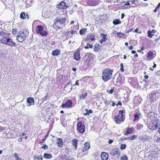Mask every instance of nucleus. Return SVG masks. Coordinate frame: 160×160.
Masks as SVG:
<instances>
[{
  "label": "nucleus",
  "mask_w": 160,
  "mask_h": 160,
  "mask_svg": "<svg viewBox=\"0 0 160 160\" xmlns=\"http://www.w3.org/2000/svg\"><path fill=\"white\" fill-rule=\"evenodd\" d=\"M112 70L109 68L103 70L102 72V79L105 82L111 79L112 78Z\"/></svg>",
  "instance_id": "f257e3e1"
},
{
  "label": "nucleus",
  "mask_w": 160,
  "mask_h": 160,
  "mask_svg": "<svg viewBox=\"0 0 160 160\" xmlns=\"http://www.w3.org/2000/svg\"><path fill=\"white\" fill-rule=\"evenodd\" d=\"M147 123L148 128L152 130L157 129L160 125V121L158 119H156L155 122L152 121L151 122H148Z\"/></svg>",
  "instance_id": "f03ea898"
},
{
  "label": "nucleus",
  "mask_w": 160,
  "mask_h": 160,
  "mask_svg": "<svg viewBox=\"0 0 160 160\" xmlns=\"http://www.w3.org/2000/svg\"><path fill=\"white\" fill-rule=\"evenodd\" d=\"M66 20L65 18H58L54 23V26H56L58 29H60L61 28L60 26H64L65 24Z\"/></svg>",
  "instance_id": "7ed1b4c3"
},
{
  "label": "nucleus",
  "mask_w": 160,
  "mask_h": 160,
  "mask_svg": "<svg viewBox=\"0 0 160 160\" xmlns=\"http://www.w3.org/2000/svg\"><path fill=\"white\" fill-rule=\"evenodd\" d=\"M37 33L40 34L41 36H46L48 35L47 32L43 30V28L42 26H38L36 28Z\"/></svg>",
  "instance_id": "20e7f679"
},
{
  "label": "nucleus",
  "mask_w": 160,
  "mask_h": 160,
  "mask_svg": "<svg viewBox=\"0 0 160 160\" xmlns=\"http://www.w3.org/2000/svg\"><path fill=\"white\" fill-rule=\"evenodd\" d=\"M26 37V35L24 32L20 31L18 33L17 39L19 42H22L24 40Z\"/></svg>",
  "instance_id": "39448f33"
},
{
  "label": "nucleus",
  "mask_w": 160,
  "mask_h": 160,
  "mask_svg": "<svg viewBox=\"0 0 160 160\" xmlns=\"http://www.w3.org/2000/svg\"><path fill=\"white\" fill-rule=\"evenodd\" d=\"M157 115L153 112H151L149 113L147 115V120H151L152 121H153V122H155L156 119H158L156 117V115Z\"/></svg>",
  "instance_id": "423d86ee"
},
{
  "label": "nucleus",
  "mask_w": 160,
  "mask_h": 160,
  "mask_svg": "<svg viewBox=\"0 0 160 160\" xmlns=\"http://www.w3.org/2000/svg\"><path fill=\"white\" fill-rule=\"evenodd\" d=\"M85 126L81 122H79L77 124V129L81 133H83L85 131Z\"/></svg>",
  "instance_id": "0eeeda50"
},
{
  "label": "nucleus",
  "mask_w": 160,
  "mask_h": 160,
  "mask_svg": "<svg viewBox=\"0 0 160 160\" xmlns=\"http://www.w3.org/2000/svg\"><path fill=\"white\" fill-rule=\"evenodd\" d=\"M72 105V102L71 100L68 99L65 103H63L61 106L62 108H70Z\"/></svg>",
  "instance_id": "6e6552de"
},
{
  "label": "nucleus",
  "mask_w": 160,
  "mask_h": 160,
  "mask_svg": "<svg viewBox=\"0 0 160 160\" xmlns=\"http://www.w3.org/2000/svg\"><path fill=\"white\" fill-rule=\"evenodd\" d=\"M119 149L117 148H115L113 149L110 152V154L112 156L117 155L118 157L120 155V153L119 152Z\"/></svg>",
  "instance_id": "1a4fd4ad"
},
{
  "label": "nucleus",
  "mask_w": 160,
  "mask_h": 160,
  "mask_svg": "<svg viewBox=\"0 0 160 160\" xmlns=\"http://www.w3.org/2000/svg\"><path fill=\"white\" fill-rule=\"evenodd\" d=\"M27 105L28 106L30 107L32 104H34V99L32 97L28 98L27 99Z\"/></svg>",
  "instance_id": "9d476101"
},
{
  "label": "nucleus",
  "mask_w": 160,
  "mask_h": 160,
  "mask_svg": "<svg viewBox=\"0 0 160 160\" xmlns=\"http://www.w3.org/2000/svg\"><path fill=\"white\" fill-rule=\"evenodd\" d=\"M116 122L117 123H120L121 121H123V118L121 117L119 115H117L114 118Z\"/></svg>",
  "instance_id": "9b49d317"
},
{
  "label": "nucleus",
  "mask_w": 160,
  "mask_h": 160,
  "mask_svg": "<svg viewBox=\"0 0 160 160\" xmlns=\"http://www.w3.org/2000/svg\"><path fill=\"white\" fill-rule=\"evenodd\" d=\"M158 94V93H157L155 92H152L150 95L151 98L153 100H156L158 98V96L157 95Z\"/></svg>",
  "instance_id": "f8f14e48"
},
{
  "label": "nucleus",
  "mask_w": 160,
  "mask_h": 160,
  "mask_svg": "<svg viewBox=\"0 0 160 160\" xmlns=\"http://www.w3.org/2000/svg\"><path fill=\"white\" fill-rule=\"evenodd\" d=\"M68 6L66 5V3L64 2H62L57 5V8H58L66 9Z\"/></svg>",
  "instance_id": "ddd939ff"
},
{
  "label": "nucleus",
  "mask_w": 160,
  "mask_h": 160,
  "mask_svg": "<svg viewBox=\"0 0 160 160\" xmlns=\"http://www.w3.org/2000/svg\"><path fill=\"white\" fill-rule=\"evenodd\" d=\"M74 59L76 60H78L80 58V52L78 50L77 51L73 54Z\"/></svg>",
  "instance_id": "4468645a"
},
{
  "label": "nucleus",
  "mask_w": 160,
  "mask_h": 160,
  "mask_svg": "<svg viewBox=\"0 0 160 160\" xmlns=\"http://www.w3.org/2000/svg\"><path fill=\"white\" fill-rule=\"evenodd\" d=\"M9 38L7 37V38H1V42L4 44L8 45L9 42Z\"/></svg>",
  "instance_id": "2eb2a0df"
},
{
  "label": "nucleus",
  "mask_w": 160,
  "mask_h": 160,
  "mask_svg": "<svg viewBox=\"0 0 160 160\" xmlns=\"http://www.w3.org/2000/svg\"><path fill=\"white\" fill-rule=\"evenodd\" d=\"M108 156V153L105 152H102L101 155V158L102 160H107Z\"/></svg>",
  "instance_id": "dca6fc26"
},
{
  "label": "nucleus",
  "mask_w": 160,
  "mask_h": 160,
  "mask_svg": "<svg viewBox=\"0 0 160 160\" xmlns=\"http://www.w3.org/2000/svg\"><path fill=\"white\" fill-rule=\"evenodd\" d=\"M134 129L133 127H128L126 128V133H124L125 135H128V134L132 133L134 131Z\"/></svg>",
  "instance_id": "f3484780"
},
{
  "label": "nucleus",
  "mask_w": 160,
  "mask_h": 160,
  "mask_svg": "<svg viewBox=\"0 0 160 160\" xmlns=\"http://www.w3.org/2000/svg\"><path fill=\"white\" fill-rule=\"evenodd\" d=\"M107 36V34L105 35L104 33H101L100 34V36L102 38V39L99 40V42L100 43H102L103 42L107 40V38H106Z\"/></svg>",
  "instance_id": "a211bd4d"
},
{
  "label": "nucleus",
  "mask_w": 160,
  "mask_h": 160,
  "mask_svg": "<svg viewBox=\"0 0 160 160\" xmlns=\"http://www.w3.org/2000/svg\"><path fill=\"white\" fill-rule=\"evenodd\" d=\"M95 38V35L93 34H90L86 38V39L88 41H89L90 40H91L92 41H93L94 40Z\"/></svg>",
  "instance_id": "6ab92c4d"
},
{
  "label": "nucleus",
  "mask_w": 160,
  "mask_h": 160,
  "mask_svg": "<svg viewBox=\"0 0 160 160\" xmlns=\"http://www.w3.org/2000/svg\"><path fill=\"white\" fill-rule=\"evenodd\" d=\"M8 46H11L16 47L17 46L16 44L12 41V40L9 38Z\"/></svg>",
  "instance_id": "aec40b11"
},
{
  "label": "nucleus",
  "mask_w": 160,
  "mask_h": 160,
  "mask_svg": "<svg viewBox=\"0 0 160 160\" xmlns=\"http://www.w3.org/2000/svg\"><path fill=\"white\" fill-rule=\"evenodd\" d=\"M57 143L58 144V146L59 147H62L63 146L62 140L61 138H58L57 139Z\"/></svg>",
  "instance_id": "412c9836"
},
{
  "label": "nucleus",
  "mask_w": 160,
  "mask_h": 160,
  "mask_svg": "<svg viewBox=\"0 0 160 160\" xmlns=\"http://www.w3.org/2000/svg\"><path fill=\"white\" fill-rule=\"evenodd\" d=\"M154 53L153 52L150 51L148 53L147 58L149 60L152 59L153 58Z\"/></svg>",
  "instance_id": "4be33fe9"
},
{
  "label": "nucleus",
  "mask_w": 160,
  "mask_h": 160,
  "mask_svg": "<svg viewBox=\"0 0 160 160\" xmlns=\"http://www.w3.org/2000/svg\"><path fill=\"white\" fill-rule=\"evenodd\" d=\"M20 17L21 18L23 19H26V18L28 19L29 18V16L28 14L25 15V13L24 12H22L20 14Z\"/></svg>",
  "instance_id": "5701e85b"
},
{
  "label": "nucleus",
  "mask_w": 160,
  "mask_h": 160,
  "mask_svg": "<svg viewBox=\"0 0 160 160\" xmlns=\"http://www.w3.org/2000/svg\"><path fill=\"white\" fill-rule=\"evenodd\" d=\"M60 52V50L59 49H56L53 51L52 52V55L53 56H56L59 55Z\"/></svg>",
  "instance_id": "b1692460"
},
{
  "label": "nucleus",
  "mask_w": 160,
  "mask_h": 160,
  "mask_svg": "<svg viewBox=\"0 0 160 160\" xmlns=\"http://www.w3.org/2000/svg\"><path fill=\"white\" fill-rule=\"evenodd\" d=\"M90 147V145L88 143H85L84 144V147L82 149L83 152L88 150Z\"/></svg>",
  "instance_id": "393cba45"
},
{
  "label": "nucleus",
  "mask_w": 160,
  "mask_h": 160,
  "mask_svg": "<svg viewBox=\"0 0 160 160\" xmlns=\"http://www.w3.org/2000/svg\"><path fill=\"white\" fill-rule=\"evenodd\" d=\"M0 35L2 37L1 38H6L7 37H8V34L7 33H5L3 32H0Z\"/></svg>",
  "instance_id": "a878e982"
},
{
  "label": "nucleus",
  "mask_w": 160,
  "mask_h": 160,
  "mask_svg": "<svg viewBox=\"0 0 160 160\" xmlns=\"http://www.w3.org/2000/svg\"><path fill=\"white\" fill-rule=\"evenodd\" d=\"M43 158L41 155H35L34 156V159L35 160H42Z\"/></svg>",
  "instance_id": "bb28decb"
},
{
  "label": "nucleus",
  "mask_w": 160,
  "mask_h": 160,
  "mask_svg": "<svg viewBox=\"0 0 160 160\" xmlns=\"http://www.w3.org/2000/svg\"><path fill=\"white\" fill-rule=\"evenodd\" d=\"M77 142L78 140L75 139H73L72 140V145L75 148L76 150L77 149Z\"/></svg>",
  "instance_id": "cd10ccee"
},
{
  "label": "nucleus",
  "mask_w": 160,
  "mask_h": 160,
  "mask_svg": "<svg viewBox=\"0 0 160 160\" xmlns=\"http://www.w3.org/2000/svg\"><path fill=\"white\" fill-rule=\"evenodd\" d=\"M93 50L94 51L97 52L100 50V46L99 44H95Z\"/></svg>",
  "instance_id": "c85d7f7f"
},
{
  "label": "nucleus",
  "mask_w": 160,
  "mask_h": 160,
  "mask_svg": "<svg viewBox=\"0 0 160 160\" xmlns=\"http://www.w3.org/2000/svg\"><path fill=\"white\" fill-rule=\"evenodd\" d=\"M140 115V113H136L134 115V118L133 120V121L135 122L136 121H138L139 119V116Z\"/></svg>",
  "instance_id": "c756f323"
},
{
  "label": "nucleus",
  "mask_w": 160,
  "mask_h": 160,
  "mask_svg": "<svg viewBox=\"0 0 160 160\" xmlns=\"http://www.w3.org/2000/svg\"><path fill=\"white\" fill-rule=\"evenodd\" d=\"M44 158H51L52 156L51 154L44 153L43 155Z\"/></svg>",
  "instance_id": "7c9ffc66"
},
{
  "label": "nucleus",
  "mask_w": 160,
  "mask_h": 160,
  "mask_svg": "<svg viewBox=\"0 0 160 160\" xmlns=\"http://www.w3.org/2000/svg\"><path fill=\"white\" fill-rule=\"evenodd\" d=\"M87 32L86 28H83L79 31L80 34L81 35L84 34Z\"/></svg>",
  "instance_id": "2f4dec72"
},
{
  "label": "nucleus",
  "mask_w": 160,
  "mask_h": 160,
  "mask_svg": "<svg viewBox=\"0 0 160 160\" xmlns=\"http://www.w3.org/2000/svg\"><path fill=\"white\" fill-rule=\"evenodd\" d=\"M116 82L117 83H121L122 82V77L120 76H118Z\"/></svg>",
  "instance_id": "473e14b6"
},
{
  "label": "nucleus",
  "mask_w": 160,
  "mask_h": 160,
  "mask_svg": "<svg viewBox=\"0 0 160 160\" xmlns=\"http://www.w3.org/2000/svg\"><path fill=\"white\" fill-rule=\"evenodd\" d=\"M48 135H49V132H48V133L46 134L44 138L42 140V141L39 142V143L41 144H42L45 141L46 139L47 138L48 136Z\"/></svg>",
  "instance_id": "72a5a7b5"
},
{
  "label": "nucleus",
  "mask_w": 160,
  "mask_h": 160,
  "mask_svg": "<svg viewBox=\"0 0 160 160\" xmlns=\"http://www.w3.org/2000/svg\"><path fill=\"white\" fill-rule=\"evenodd\" d=\"M121 23L120 20L118 19H116L114 20L113 22V23L114 25H117Z\"/></svg>",
  "instance_id": "f704fd0d"
},
{
  "label": "nucleus",
  "mask_w": 160,
  "mask_h": 160,
  "mask_svg": "<svg viewBox=\"0 0 160 160\" xmlns=\"http://www.w3.org/2000/svg\"><path fill=\"white\" fill-rule=\"evenodd\" d=\"M87 92H85L82 94V95L80 96V98L81 99H84L85 98V97L87 96Z\"/></svg>",
  "instance_id": "c9c22d12"
},
{
  "label": "nucleus",
  "mask_w": 160,
  "mask_h": 160,
  "mask_svg": "<svg viewBox=\"0 0 160 160\" xmlns=\"http://www.w3.org/2000/svg\"><path fill=\"white\" fill-rule=\"evenodd\" d=\"M128 157L126 155L122 156L121 158V160H128Z\"/></svg>",
  "instance_id": "e433bc0d"
},
{
  "label": "nucleus",
  "mask_w": 160,
  "mask_h": 160,
  "mask_svg": "<svg viewBox=\"0 0 160 160\" xmlns=\"http://www.w3.org/2000/svg\"><path fill=\"white\" fill-rule=\"evenodd\" d=\"M148 36L150 38H152L154 34H152L150 31H148Z\"/></svg>",
  "instance_id": "4c0bfd02"
},
{
  "label": "nucleus",
  "mask_w": 160,
  "mask_h": 160,
  "mask_svg": "<svg viewBox=\"0 0 160 160\" xmlns=\"http://www.w3.org/2000/svg\"><path fill=\"white\" fill-rule=\"evenodd\" d=\"M124 35H125L124 34H122L121 32H118L117 33V36H118V37H119V38H121L122 37V36L123 35L124 36Z\"/></svg>",
  "instance_id": "58836bf2"
},
{
  "label": "nucleus",
  "mask_w": 160,
  "mask_h": 160,
  "mask_svg": "<svg viewBox=\"0 0 160 160\" xmlns=\"http://www.w3.org/2000/svg\"><path fill=\"white\" fill-rule=\"evenodd\" d=\"M15 158L17 160H21V159L20 158H19L17 153H15L14 156Z\"/></svg>",
  "instance_id": "ea45409f"
},
{
  "label": "nucleus",
  "mask_w": 160,
  "mask_h": 160,
  "mask_svg": "<svg viewBox=\"0 0 160 160\" xmlns=\"http://www.w3.org/2000/svg\"><path fill=\"white\" fill-rule=\"evenodd\" d=\"M123 110H121L119 112V113L118 115H119L121 117L123 118L124 116L123 115Z\"/></svg>",
  "instance_id": "a19ab883"
},
{
  "label": "nucleus",
  "mask_w": 160,
  "mask_h": 160,
  "mask_svg": "<svg viewBox=\"0 0 160 160\" xmlns=\"http://www.w3.org/2000/svg\"><path fill=\"white\" fill-rule=\"evenodd\" d=\"M69 84V83H67L66 85L65 86L64 89L65 91H68V92H69L70 91H71V90L72 89V87H71V88H70V90H68L67 89V88L68 87V85Z\"/></svg>",
  "instance_id": "79ce46f5"
},
{
  "label": "nucleus",
  "mask_w": 160,
  "mask_h": 160,
  "mask_svg": "<svg viewBox=\"0 0 160 160\" xmlns=\"http://www.w3.org/2000/svg\"><path fill=\"white\" fill-rule=\"evenodd\" d=\"M41 148H43L44 150H47L48 149V148L46 144L43 145L42 147Z\"/></svg>",
  "instance_id": "37998d69"
},
{
  "label": "nucleus",
  "mask_w": 160,
  "mask_h": 160,
  "mask_svg": "<svg viewBox=\"0 0 160 160\" xmlns=\"http://www.w3.org/2000/svg\"><path fill=\"white\" fill-rule=\"evenodd\" d=\"M126 145L125 144H122L121 145L120 148L121 149L123 150L125 148Z\"/></svg>",
  "instance_id": "c03bdc74"
},
{
  "label": "nucleus",
  "mask_w": 160,
  "mask_h": 160,
  "mask_svg": "<svg viewBox=\"0 0 160 160\" xmlns=\"http://www.w3.org/2000/svg\"><path fill=\"white\" fill-rule=\"evenodd\" d=\"M114 91V89H111L110 90H108L107 92L109 93L112 94Z\"/></svg>",
  "instance_id": "a18cd8bd"
},
{
  "label": "nucleus",
  "mask_w": 160,
  "mask_h": 160,
  "mask_svg": "<svg viewBox=\"0 0 160 160\" xmlns=\"http://www.w3.org/2000/svg\"><path fill=\"white\" fill-rule=\"evenodd\" d=\"M137 137V135H133L131 137H130L131 138V140H132L133 139H136Z\"/></svg>",
  "instance_id": "49530a36"
},
{
  "label": "nucleus",
  "mask_w": 160,
  "mask_h": 160,
  "mask_svg": "<svg viewBox=\"0 0 160 160\" xmlns=\"http://www.w3.org/2000/svg\"><path fill=\"white\" fill-rule=\"evenodd\" d=\"M140 140L141 141H144L146 139V138L144 137L141 136L139 137Z\"/></svg>",
  "instance_id": "de8ad7c7"
},
{
  "label": "nucleus",
  "mask_w": 160,
  "mask_h": 160,
  "mask_svg": "<svg viewBox=\"0 0 160 160\" xmlns=\"http://www.w3.org/2000/svg\"><path fill=\"white\" fill-rule=\"evenodd\" d=\"M17 30H15V29H13L12 32L13 34H15L17 33Z\"/></svg>",
  "instance_id": "09e8293b"
},
{
  "label": "nucleus",
  "mask_w": 160,
  "mask_h": 160,
  "mask_svg": "<svg viewBox=\"0 0 160 160\" xmlns=\"http://www.w3.org/2000/svg\"><path fill=\"white\" fill-rule=\"evenodd\" d=\"M153 154H154V155H155V154H154V152H153L152 153V155H149V157H150V158H155V156H152V155Z\"/></svg>",
  "instance_id": "8fccbe9b"
},
{
  "label": "nucleus",
  "mask_w": 160,
  "mask_h": 160,
  "mask_svg": "<svg viewBox=\"0 0 160 160\" xmlns=\"http://www.w3.org/2000/svg\"><path fill=\"white\" fill-rule=\"evenodd\" d=\"M79 80H77L76 81V82H75V84H74L73 85V86H74L75 85H79Z\"/></svg>",
  "instance_id": "3c124183"
},
{
  "label": "nucleus",
  "mask_w": 160,
  "mask_h": 160,
  "mask_svg": "<svg viewBox=\"0 0 160 160\" xmlns=\"http://www.w3.org/2000/svg\"><path fill=\"white\" fill-rule=\"evenodd\" d=\"M86 111L87 112L86 113H85L84 114V115H85V116H86V115H89V114L88 113V110L87 109H86Z\"/></svg>",
  "instance_id": "603ef678"
},
{
  "label": "nucleus",
  "mask_w": 160,
  "mask_h": 160,
  "mask_svg": "<svg viewBox=\"0 0 160 160\" xmlns=\"http://www.w3.org/2000/svg\"><path fill=\"white\" fill-rule=\"evenodd\" d=\"M48 96V95H46L43 98V100L44 101L46 100H47Z\"/></svg>",
  "instance_id": "864d4df0"
},
{
  "label": "nucleus",
  "mask_w": 160,
  "mask_h": 160,
  "mask_svg": "<svg viewBox=\"0 0 160 160\" xmlns=\"http://www.w3.org/2000/svg\"><path fill=\"white\" fill-rule=\"evenodd\" d=\"M116 105L117 106H118V105L121 106L122 105V103L121 102L119 101Z\"/></svg>",
  "instance_id": "5fc2aeb1"
},
{
  "label": "nucleus",
  "mask_w": 160,
  "mask_h": 160,
  "mask_svg": "<svg viewBox=\"0 0 160 160\" xmlns=\"http://www.w3.org/2000/svg\"><path fill=\"white\" fill-rule=\"evenodd\" d=\"M156 142H160V138L158 137L156 140Z\"/></svg>",
  "instance_id": "6e6d98bb"
},
{
  "label": "nucleus",
  "mask_w": 160,
  "mask_h": 160,
  "mask_svg": "<svg viewBox=\"0 0 160 160\" xmlns=\"http://www.w3.org/2000/svg\"><path fill=\"white\" fill-rule=\"evenodd\" d=\"M88 112L89 114V113H92V110L90 109L88 111Z\"/></svg>",
  "instance_id": "4d7b16f0"
},
{
  "label": "nucleus",
  "mask_w": 160,
  "mask_h": 160,
  "mask_svg": "<svg viewBox=\"0 0 160 160\" xmlns=\"http://www.w3.org/2000/svg\"><path fill=\"white\" fill-rule=\"evenodd\" d=\"M4 130V128L0 126V131H2Z\"/></svg>",
  "instance_id": "13d9d810"
},
{
  "label": "nucleus",
  "mask_w": 160,
  "mask_h": 160,
  "mask_svg": "<svg viewBox=\"0 0 160 160\" xmlns=\"http://www.w3.org/2000/svg\"><path fill=\"white\" fill-rule=\"evenodd\" d=\"M113 142V141L112 140H109L108 141V143L109 144H111L112 143V142Z\"/></svg>",
  "instance_id": "bf43d9fd"
},
{
  "label": "nucleus",
  "mask_w": 160,
  "mask_h": 160,
  "mask_svg": "<svg viewBox=\"0 0 160 160\" xmlns=\"http://www.w3.org/2000/svg\"><path fill=\"white\" fill-rule=\"evenodd\" d=\"M124 17V13H122L121 14V18L123 19Z\"/></svg>",
  "instance_id": "052dcab7"
},
{
  "label": "nucleus",
  "mask_w": 160,
  "mask_h": 160,
  "mask_svg": "<svg viewBox=\"0 0 160 160\" xmlns=\"http://www.w3.org/2000/svg\"><path fill=\"white\" fill-rule=\"evenodd\" d=\"M133 47L132 46H130L128 47V48L130 50H132L133 49Z\"/></svg>",
  "instance_id": "680f3d73"
},
{
  "label": "nucleus",
  "mask_w": 160,
  "mask_h": 160,
  "mask_svg": "<svg viewBox=\"0 0 160 160\" xmlns=\"http://www.w3.org/2000/svg\"><path fill=\"white\" fill-rule=\"evenodd\" d=\"M132 1L131 2V3L132 4H135V0H132Z\"/></svg>",
  "instance_id": "e2e57ef3"
},
{
  "label": "nucleus",
  "mask_w": 160,
  "mask_h": 160,
  "mask_svg": "<svg viewBox=\"0 0 160 160\" xmlns=\"http://www.w3.org/2000/svg\"><path fill=\"white\" fill-rule=\"evenodd\" d=\"M138 30V28H136L135 30L133 32H137Z\"/></svg>",
  "instance_id": "0e129e2a"
},
{
  "label": "nucleus",
  "mask_w": 160,
  "mask_h": 160,
  "mask_svg": "<svg viewBox=\"0 0 160 160\" xmlns=\"http://www.w3.org/2000/svg\"><path fill=\"white\" fill-rule=\"evenodd\" d=\"M144 78L146 79H148L149 78V76L147 75H145L144 76Z\"/></svg>",
  "instance_id": "69168bd1"
},
{
  "label": "nucleus",
  "mask_w": 160,
  "mask_h": 160,
  "mask_svg": "<svg viewBox=\"0 0 160 160\" xmlns=\"http://www.w3.org/2000/svg\"><path fill=\"white\" fill-rule=\"evenodd\" d=\"M125 139L127 140H131V138H130V137H129L125 138Z\"/></svg>",
  "instance_id": "338daca9"
},
{
  "label": "nucleus",
  "mask_w": 160,
  "mask_h": 160,
  "mask_svg": "<svg viewBox=\"0 0 160 160\" xmlns=\"http://www.w3.org/2000/svg\"><path fill=\"white\" fill-rule=\"evenodd\" d=\"M131 52L133 54L136 53V51L134 50H132L131 51Z\"/></svg>",
  "instance_id": "774afa93"
}]
</instances>
